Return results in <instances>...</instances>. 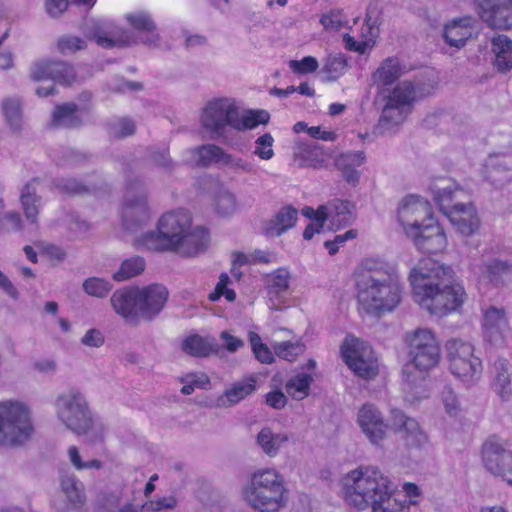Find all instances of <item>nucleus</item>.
Instances as JSON below:
<instances>
[{
	"label": "nucleus",
	"mask_w": 512,
	"mask_h": 512,
	"mask_svg": "<svg viewBox=\"0 0 512 512\" xmlns=\"http://www.w3.org/2000/svg\"><path fill=\"white\" fill-rule=\"evenodd\" d=\"M467 300L454 269L430 257L418 260V308L442 318L459 311Z\"/></svg>",
	"instance_id": "f257e3e1"
},
{
	"label": "nucleus",
	"mask_w": 512,
	"mask_h": 512,
	"mask_svg": "<svg viewBox=\"0 0 512 512\" xmlns=\"http://www.w3.org/2000/svg\"><path fill=\"white\" fill-rule=\"evenodd\" d=\"M357 310L381 317L395 310L402 301L403 289L394 269L382 262L366 259L354 271Z\"/></svg>",
	"instance_id": "f03ea898"
},
{
	"label": "nucleus",
	"mask_w": 512,
	"mask_h": 512,
	"mask_svg": "<svg viewBox=\"0 0 512 512\" xmlns=\"http://www.w3.org/2000/svg\"><path fill=\"white\" fill-rule=\"evenodd\" d=\"M345 501L359 510L409 512L405 502L393 497L389 479L378 468L360 467L343 478Z\"/></svg>",
	"instance_id": "7ed1b4c3"
},
{
	"label": "nucleus",
	"mask_w": 512,
	"mask_h": 512,
	"mask_svg": "<svg viewBox=\"0 0 512 512\" xmlns=\"http://www.w3.org/2000/svg\"><path fill=\"white\" fill-rule=\"evenodd\" d=\"M435 202L452 226L463 236H472L480 228V218L471 202H455L467 195V192L456 182L449 179H438L430 186Z\"/></svg>",
	"instance_id": "20e7f679"
},
{
	"label": "nucleus",
	"mask_w": 512,
	"mask_h": 512,
	"mask_svg": "<svg viewBox=\"0 0 512 512\" xmlns=\"http://www.w3.org/2000/svg\"><path fill=\"white\" fill-rule=\"evenodd\" d=\"M34 432L27 406L17 401L0 402V444L20 445Z\"/></svg>",
	"instance_id": "39448f33"
},
{
	"label": "nucleus",
	"mask_w": 512,
	"mask_h": 512,
	"mask_svg": "<svg viewBox=\"0 0 512 512\" xmlns=\"http://www.w3.org/2000/svg\"><path fill=\"white\" fill-rule=\"evenodd\" d=\"M448 369L466 384L476 382L482 373V361L475 355L474 346L462 339L452 338L445 343Z\"/></svg>",
	"instance_id": "423d86ee"
},
{
	"label": "nucleus",
	"mask_w": 512,
	"mask_h": 512,
	"mask_svg": "<svg viewBox=\"0 0 512 512\" xmlns=\"http://www.w3.org/2000/svg\"><path fill=\"white\" fill-rule=\"evenodd\" d=\"M190 226L191 217L188 212L184 210L167 212L158 221L157 233L146 234L143 244L150 250H169L179 242L182 234Z\"/></svg>",
	"instance_id": "0eeeda50"
},
{
	"label": "nucleus",
	"mask_w": 512,
	"mask_h": 512,
	"mask_svg": "<svg viewBox=\"0 0 512 512\" xmlns=\"http://www.w3.org/2000/svg\"><path fill=\"white\" fill-rule=\"evenodd\" d=\"M416 98V87L411 81L398 83L386 97V103L379 118V125L391 129L402 124L411 113Z\"/></svg>",
	"instance_id": "6e6552de"
},
{
	"label": "nucleus",
	"mask_w": 512,
	"mask_h": 512,
	"mask_svg": "<svg viewBox=\"0 0 512 512\" xmlns=\"http://www.w3.org/2000/svg\"><path fill=\"white\" fill-rule=\"evenodd\" d=\"M480 174L490 186L500 189L512 182V138L505 139L484 160Z\"/></svg>",
	"instance_id": "1a4fd4ad"
},
{
	"label": "nucleus",
	"mask_w": 512,
	"mask_h": 512,
	"mask_svg": "<svg viewBox=\"0 0 512 512\" xmlns=\"http://www.w3.org/2000/svg\"><path fill=\"white\" fill-rule=\"evenodd\" d=\"M340 351L344 362L355 375L372 379L378 374L377 359L373 357L372 348L364 341L347 336Z\"/></svg>",
	"instance_id": "9d476101"
},
{
	"label": "nucleus",
	"mask_w": 512,
	"mask_h": 512,
	"mask_svg": "<svg viewBox=\"0 0 512 512\" xmlns=\"http://www.w3.org/2000/svg\"><path fill=\"white\" fill-rule=\"evenodd\" d=\"M480 454L484 468L512 487V450L506 447V443L490 437L482 444Z\"/></svg>",
	"instance_id": "9b49d317"
},
{
	"label": "nucleus",
	"mask_w": 512,
	"mask_h": 512,
	"mask_svg": "<svg viewBox=\"0 0 512 512\" xmlns=\"http://www.w3.org/2000/svg\"><path fill=\"white\" fill-rule=\"evenodd\" d=\"M59 418L74 433L86 434L92 427V418L87 403L79 392L71 391L57 399Z\"/></svg>",
	"instance_id": "f8f14e48"
},
{
	"label": "nucleus",
	"mask_w": 512,
	"mask_h": 512,
	"mask_svg": "<svg viewBox=\"0 0 512 512\" xmlns=\"http://www.w3.org/2000/svg\"><path fill=\"white\" fill-rule=\"evenodd\" d=\"M266 482L272 484L269 490L247 489L245 498L259 512H278L286 503V489L279 473H268Z\"/></svg>",
	"instance_id": "ddd939ff"
},
{
	"label": "nucleus",
	"mask_w": 512,
	"mask_h": 512,
	"mask_svg": "<svg viewBox=\"0 0 512 512\" xmlns=\"http://www.w3.org/2000/svg\"><path fill=\"white\" fill-rule=\"evenodd\" d=\"M419 207L427 215V218L418 224V252L423 254L443 253L448 244L444 229L430 213L431 207L428 202H421L418 199Z\"/></svg>",
	"instance_id": "4468645a"
},
{
	"label": "nucleus",
	"mask_w": 512,
	"mask_h": 512,
	"mask_svg": "<svg viewBox=\"0 0 512 512\" xmlns=\"http://www.w3.org/2000/svg\"><path fill=\"white\" fill-rule=\"evenodd\" d=\"M479 18L493 29H512V0H473Z\"/></svg>",
	"instance_id": "2eb2a0df"
},
{
	"label": "nucleus",
	"mask_w": 512,
	"mask_h": 512,
	"mask_svg": "<svg viewBox=\"0 0 512 512\" xmlns=\"http://www.w3.org/2000/svg\"><path fill=\"white\" fill-rule=\"evenodd\" d=\"M236 109L235 103L229 99H214L203 109L201 123L207 130L219 133L226 126L233 127Z\"/></svg>",
	"instance_id": "dca6fc26"
},
{
	"label": "nucleus",
	"mask_w": 512,
	"mask_h": 512,
	"mask_svg": "<svg viewBox=\"0 0 512 512\" xmlns=\"http://www.w3.org/2000/svg\"><path fill=\"white\" fill-rule=\"evenodd\" d=\"M379 24V12L370 4L361 28L360 39L356 40L353 36L346 33L343 36L345 48L348 51L357 52L360 55L370 51L374 47L376 38L378 37Z\"/></svg>",
	"instance_id": "f3484780"
},
{
	"label": "nucleus",
	"mask_w": 512,
	"mask_h": 512,
	"mask_svg": "<svg viewBox=\"0 0 512 512\" xmlns=\"http://www.w3.org/2000/svg\"><path fill=\"white\" fill-rule=\"evenodd\" d=\"M30 76L34 81L52 80L67 86L76 81L73 66L64 61L41 60L35 62Z\"/></svg>",
	"instance_id": "a211bd4d"
},
{
	"label": "nucleus",
	"mask_w": 512,
	"mask_h": 512,
	"mask_svg": "<svg viewBox=\"0 0 512 512\" xmlns=\"http://www.w3.org/2000/svg\"><path fill=\"white\" fill-rule=\"evenodd\" d=\"M440 360V343L434 333L428 329H418V374L433 370Z\"/></svg>",
	"instance_id": "6ab92c4d"
},
{
	"label": "nucleus",
	"mask_w": 512,
	"mask_h": 512,
	"mask_svg": "<svg viewBox=\"0 0 512 512\" xmlns=\"http://www.w3.org/2000/svg\"><path fill=\"white\" fill-rule=\"evenodd\" d=\"M168 290L161 284H151L139 288L140 314L146 320H151L160 313L167 299Z\"/></svg>",
	"instance_id": "aec40b11"
},
{
	"label": "nucleus",
	"mask_w": 512,
	"mask_h": 512,
	"mask_svg": "<svg viewBox=\"0 0 512 512\" xmlns=\"http://www.w3.org/2000/svg\"><path fill=\"white\" fill-rule=\"evenodd\" d=\"M357 421L372 443L377 444L384 438L387 425L374 405L364 404L359 410Z\"/></svg>",
	"instance_id": "412c9836"
},
{
	"label": "nucleus",
	"mask_w": 512,
	"mask_h": 512,
	"mask_svg": "<svg viewBox=\"0 0 512 512\" xmlns=\"http://www.w3.org/2000/svg\"><path fill=\"white\" fill-rule=\"evenodd\" d=\"M210 243L209 231L203 227L193 230L186 229L180 237L179 242L173 245L170 250L176 251L183 256L191 257L205 251Z\"/></svg>",
	"instance_id": "4be33fe9"
},
{
	"label": "nucleus",
	"mask_w": 512,
	"mask_h": 512,
	"mask_svg": "<svg viewBox=\"0 0 512 512\" xmlns=\"http://www.w3.org/2000/svg\"><path fill=\"white\" fill-rule=\"evenodd\" d=\"M477 20L472 16L453 19L444 27V39L450 46L461 48L472 37Z\"/></svg>",
	"instance_id": "5701e85b"
},
{
	"label": "nucleus",
	"mask_w": 512,
	"mask_h": 512,
	"mask_svg": "<svg viewBox=\"0 0 512 512\" xmlns=\"http://www.w3.org/2000/svg\"><path fill=\"white\" fill-rule=\"evenodd\" d=\"M114 311L125 319L136 317L140 311L139 288L127 287L116 290L110 299Z\"/></svg>",
	"instance_id": "b1692460"
},
{
	"label": "nucleus",
	"mask_w": 512,
	"mask_h": 512,
	"mask_svg": "<svg viewBox=\"0 0 512 512\" xmlns=\"http://www.w3.org/2000/svg\"><path fill=\"white\" fill-rule=\"evenodd\" d=\"M366 155L363 151H348L339 155L336 166L341 171L345 181L353 186L359 183L360 174L357 170L364 165Z\"/></svg>",
	"instance_id": "393cba45"
},
{
	"label": "nucleus",
	"mask_w": 512,
	"mask_h": 512,
	"mask_svg": "<svg viewBox=\"0 0 512 512\" xmlns=\"http://www.w3.org/2000/svg\"><path fill=\"white\" fill-rule=\"evenodd\" d=\"M491 373L493 375L492 386L495 392L507 400L512 395V373L507 359L498 358L494 361Z\"/></svg>",
	"instance_id": "a878e982"
},
{
	"label": "nucleus",
	"mask_w": 512,
	"mask_h": 512,
	"mask_svg": "<svg viewBox=\"0 0 512 512\" xmlns=\"http://www.w3.org/2000/svg\"><path fill=\"white\" fill-rule=\"evenodd\" d=\"M181 350L192 357L206 358L212 354H216L218 347L212 337L190 334L182 340Z\"/></svg>",
	"instance_id": "bb28decb"
},
{
	"label": "nucleus",
	"mask_w": 512,
	"mask_h": 512,
	"mask_svg": "<svg viewBox=\"0 0 512 512\" xmlns=\"http://www.w3.org/2000/svg\"><path fill=\"white\" fill-rule=\"evenodd\" d=\"M493 66L500 73L512 69V40L506 35H497L491 40Z\"/></svg>",
	"instance_id": "cd10ccee"
},
{
	"label": "nucleus",
	"mask_w": 512,
	"mask_h": 512,
	"mask_svg": "<svg viewBox=\"0 0 512 512\" xmlns=\"http://www.w3.org/2000/svg\"><path fill=\"white\" fill-rule=\"evenodd\" d=\"M298 211L296 208L287 205L282 207L273 219L268 221L264 227V234L267 237H278L291 229L297 221Z\"/></svg>",
	"instance_id": "c85d7f7f"
},
{
	"label": "nucleus",
	"mask_w": 512,
	"mask_h": 512,
	"mask_svg": "<svg viewBox=\"0 0 512 512\" xmlns=\"http://www.w3.org/2000/svg\"><path fill=\"white\" fill-rule=\"evenodd\" d=\"M403 74V68L397 57H388L372 73L371 79L374 85L386 87L396 82Z\"/></svg>",
	"instance_id": "c756f323"
},
{
	"label": "nucleus",
	"mask_w": 512,
	"mask_h": 512,
	"mask_svg": "<svg viewBox=\"0 0 512 512\" xmlns=\"http://www.w3.org/2000/svg\"><path fill=\"white\" fill-rule=\"evenodd\" d=\"M397 219L404 232L412 240H416V196H405L397 209Z\"/></svg>",
	"instance_id": "7c9ffc66"
},
{
	"label": "nucleus",
	"mask_w": 512,
	"mask_h": 512,
	"mask_svg": "<svg viewBox=\"0 0 512 512\" xmlns=\"http://www.w3.org/2000/svg\"><path fill=\"white\" fill-rule=\"evenodd\" d=\"M91 39L105 49L127 47L134 43L132 33L121 27H113L104 34L96 33Z\"/></svg>",
	"instance_id": "2f4dec72"
},
{
	"label": "nucleus",
	"mask_w": 512,
	"mask_h": 512,
	"mask_svg": "<svg viewBox=\"0 0 512 512\" xmlns=\"http://www.w3.org/2000/svg\"><path fill=\"white\" fill-rule=\"evenodd\" d=\"M78 106L74 103H64L57 105L54 109L51 126L76 128L82 123L80 117L77 115Z\"/></svg>",
	"instance_id": "473e14b6"
},
{
	"label": "nucleus",
	"mask_w": 512,
	"mask_h": 512,
	"mask_svg": "<svg viewBox=\"0 0 512 512\" xmlns=\"http://www.w3.org/2000/svg\"><path fill=\"white\" fill-rule=\"evenodd\" d=\"M314 377L310 373H297L285 383V391L288 396L295 400H303L310 393Z\"/></svg>",
	"instance_id": "72a5a7b5"
},
{
	"label": "nucleus",
	"mask_w": 512,
	"mask_h": 512,
	"mask_svg": "<svg viewBox=\"0 0 512 512\" xmlns=\"http://www.w3.org/2000/svg\"><path fill=\"white\" fill-rule=\"evenodd\" d=\"M269 119L270 115L265 110H249L240 115L237 108L232 128L238 131L251 130L261 124H267Z\"/></svg>",
	"instance_id": "f704fd0d"
},
{
	"label": "nucleus",
	"mask_w": 512,
	"mask_h": 512,
	"mask_svg": "<svg viewBox=\"0 0 512 512\" xmlns=\"http://www.w3.org/2000/svg\"><path fill=\"white\" fill-rule=\"evenodd\" d=\"M440 403L448 418L460 420L464 416L465 410L462 400L451 387H444L440 394Z\"/></svg>",
	"instance_id": "c9c22d12"
},
{
	"label": "nucleus",
	"mask_w": 512,
	"mask_h": 512,
	"mask_svg": "<svg viewBox=\"0 0 512 512\" xmlns=\"http://www.w3.org/2000/svg\"><path fill=\"white\" fill-rule=\"evenodd\" d=\"M257 377L249 375L242 380L232 384L231 388L225 390L224 396L230 404H236L251 395L256 390Z\"/></svg>",
	"instance_id": "e433bc0d"
},
{
	"label": "nucleus",
	"mask_w": 512,
	"mask_h": 512,
	"mask_svg": "<svg viewBox=\"0 0 512 512\" xmlns=\"http://www.w3.org/2000/svg\"><path fill=\"white\" fill-rule=\"evenodd\" d=\"M127 21L136 31L146 34L143 38L144 43L156 44L159 40L155 23L148 15L143 13L130 14L127 16Z\"/></svg>",
	"instance_id": "4c0bfd02"
},
{
	"label": "nucleus",
	"mask_w": 512,
	"mask_h": 512,
	"mask_svg": "<svg viewBox=\"0 0 512 512\" xmlns=\"http://www.w3.org/2000/svg\"><path fill=\"white\" fill-rule=\"evenodd\" d=\"M61 488L73 507H81L85 503L84 486L75 475H63Z\"/></svg>",
	"instance_id": "58836bf2"
},
{
	"label": "nucleus",
	"mask_w": 512,
	"mask_h": 512,
	"mask_svg": "<svg viewBox=\"0 0 512 512\" xmlns=\"http://www.w3.org/2000/svg\"><path fill=\"white\" fill-rule=\"evenodd\" d=\"M330 222L337 230L348 225L352 219L351 203L343 200H333L328 204Z\"/></svg>",
	"instance_id": "ea45409f"
},
{
	"label": "nucleus",
	"mask_w": 512,
	"mask_h": 512,
	"mask_svg": "<svg viewBox=\"0 0 512 512\" xmlns=\"http://www.w3.org/2000/svg\"><path fill=\"white\" fill-rule=\"evenodd\" d=\"M39 200L36 190L32 188V182L27 183L21 191L20 202L27 220L33 224H37Z\"/></svg>",
	"instance_id": "a19ab883"
},
{
	"label": "nucleus",
	"mask_w": 512,
	"mask_h": 512,
	"mask_svg": "<svg viewBox=\"0 0 512 512\" xmlns=\"http://www.w3.org/2000/svg\"><path fill=\"white\" fill-rule=\"evenodd\" d=\"M288 440L284 434H274L270 428H263L258 436L257 442L263 451L273 457L278 453L279 448Z\"/></svg>",
	"instance_id": "79ce46f5"
},
{
	"label": "nucleus",
	"mask_w": 512,
	"mask_h": 512,
	"mask_svg": "<svg viewBox=\"0 0 512 512\" xmlns=\"http://www.w3.org/2000/svg\"><path fill=\"white\" fill-rule=\"evenodd\" d=\"M291 275L286 268H278L267 276L266 289L270 296H278L289 288Z\"/></svg>",
	"instance_id": "37998d69"
},
{
	"label": "nucleus",
	"mask_w": 512,
	"mask_h": 512,
	"mask_svg": "<svg viewBox=\"0 0 512 512\" xmlns=\"http://www.w3.org/2000/svg\"><path fill=\"white\" fill-rule=\"evenodd\" d=\"M196 153L199 157L198 165L202 167L221 161L227 163L230 158L221 147L214 144L202 145L196 149Z\"/></svg>",
	"instance_id": "c03bdc74"
},
{
	"label": "nucleus",
	"mask_w": 512,
	"mask_h": 512,
	"mask_svg": "<svg viewBox=\"0 0 512 512\" xmlns=\"http://www.w3.org/2000/svg\"><path fill=\"white\" fill-rule=\"evenodd\" d=\"M144 269L145 260L140 256H134L124 260L112 277L115 281L121 282L140 275Z\"/></svg>",
	"instance_id": "a18cd8bd"
},
{
	"label": "nucleus",
	"mask_w": 512,
	"mask_h": 512,
	"mask_svg": "<svg viewBox=\"0 0 512 512\" xmlns=\"http://www.w3.org/2000/svg\"><path fill=\"white\" fill-rule=\"evenodd\" d=\"M509 268L510 265L507 262L500 259H491L479 267V277L484 281L492 282L506 273Z\"/></svg>",
	"instance_id": "49530a36"
},
{
	"label": "nucleus",
	"mask_w": 512,
	"mask_h": 512,
	"mask_svg": "<svg viewBox=\"0 0 512 512\" xmlns=\"http://www.w3.org/2000/svg\"><path fill=\"white\" fill-rule=\"evenodd\" d=\"M508 326L509 322L504 309L491 306L484 311L482 323L483 331Z\"/></svg>",
	"instance_id": "de8ad7c7"
},
{
	"label": "nucleus",
	"mask_w": 512,
	"mask_h": 512,
	"mask_svg": "<svg viewBox=\"0 0 512 512\" xmlns=\"http://www.w3.org/2000/svg\"><path fill=\"white\" fill-rule=\"evenodd\" d=\"M347 67V59L343 54L329 55L325 60L323 72L329 79L337 80L344 74Z\"/></svg>",
	"instance_id": "09e8293b"
},
{
	"label": "nucleus",
	"mask_w": 512,
	"mask_h": 512,
	"mask_svg": "<svg viewBox=\"0 0 512 512\" xmlns=\"http://www.w3.org/2000/svg\"><path fill=\"white\" fill-rule=\"evenodd\" d=\"M273 349L280 359L293 362L304 352L305 347L299 341H283L275 343Z\"/></svg>",
	"instance_id": "8fccbe9b"
},
{
	"label": "nucleus",
	"mask_w": 512,
	"mask_h": 512,
	"mask_svg": "<svg viewBox=\"0 0 512 512\" xmlns=\"http://www.w3.org/2000/svg\"><path fill=\"white\" fill-rule=\"evenodd\" d=\"M320 23L323 25L325 30L337 32L346 28L349 21L343 10L333 9L321 16Z\"/></svg>",
	"instance_id": "3c124183"
},
{
	"label": "nucleus",
	"mask_w": 512,
	"mask_h": 512,
	"mask_svg": "<svg viewBox=\"0 0 512 512\" xmlns=\"http://www.w3.org/2000/svg\"><path fill=\"white\" fill-rule=\"evenodd\" d=\"M439 83L438 73L433 69H424L418 79V98L432 95Z\"/></svg>",
	"instance_id": "603ef678"
},
{
	"label": "nucleus",
	"mask_w": 512,
	"mask_h": 512,
	"mask_svg": "<svg viewBox=\"0 0 512 512\" xmlns=\"http://www.w3.org/2000/svg\"><path fill=\"white\" fill-rule=\"evenodd\" d=\"M249 342L256 359L263 364H271L274 361V354L270 348L262 342L256 332H249Z\"/></svg>",
	"instance_id": "864d4df0"
},
{
	"label": "nucleus",
	"mask_w": 512,
	"mask_h": 512,
	"mask_svg": "<svg viewBox=\"0 0 512 512\" xmlns=\"http://www.w3.org/2000/svg\"><path fill=\"white\" fill-rule=\"evenodd\" d=\"M86 48V40L78 36L64 35L57 40V49L63 55L73 54Z\"/></svg>",
	"instance_id": "5fc2aeb1"
},
{
	"label": "nucleus",
	"mask_w": 512,
	"mask_h": 512,
	"mask_svg": "<svg viewBox=\"0 0 512 512\" xmlns=\"http://www.w3.org/2000/svg\"><path fill=\"white\" fill-rule=\"evenodd\" d=\"M2 109L8 124L13 129H18L21 121V105L19 100L11 98L4 100Z\"/></svg>",
	"instance_id": "6e6d98bb"
},
{
	"label": "nucleus",
	"mask_w": 512,
	"mask_h": 512,
	"mask_svg": "<svg viewBox=\"0 0 512 512\" xmlns=\"http://www.w3.org/2000/svg\"><path fill=\"white\" fill-rule=\"evenodd\" d=\"M229 281L230 278L228 274L222 273L219 276V281L216 284L214 291H212L208 296L209 300L215 302L224 296L228 302H233L236 299V293L233 289L227 288Z\"/></svg>",
	"instance_id": "4d7b16f0"
},
{
	"label": "nucleus",
	"mask_w": 512,
	"mask_h": 512,
	"mask_svg": "<svg viewBox=\"0 0 512 512\" xmlns=\"http://www.w3.org/2000/svg\"><path fill=\"white\" fill-rule=\"evenodd\" d=\"M485 339L495 347H505L509 344L512 332L510 326L483 331Z\"/></svg>",
	"instance_id": "13d9d810"
},
{
	"label": "nucleus",
	"mask_w": 512,
	"mask_h": 512,
	"mask_svg": "<svg viewBox=\"0 0 512 512\" xmlns=\"http://www.w3.org/2000/svg\"><path fill=\"white\" fill-rule=\"evenodd\" d=\"M83 288L87 294L102 298L108 295L112 287L108 281L92 277L83 283Z\"/></svg>",
	"instance_id": "bf43d9fd"
},
{
	"label": "nucleus",
	"mask_w": 512,
	"mask_h": 512,
	"mask_svg": "<svg viewBox=\"0 0 512 512\" xmlns=\"http://www.w3.org/2000/svg\"><path fill=\"white\" fill-rule=\"evenodd\" d=\"M274 139L270 133L259 136L255 141L254 153L262 160H270L274 156Z\"/></svg>",
	"instance_id": "052dcab7"
},
{
	"label": "nucleus",
	"mask_w": 512,
	"mask_h": 512,
	"mask_svg": "<svg viewBox=\"0 0 512 512\" xmlns=\"http://www.w3.org/2000/svg\"><path fill=\"white\" fill-rule=\"evenodd\" d=\"M67 452H68L69 460L76 470H79V471L84 470V469H97L98 470L102 467V463L97 459L83 461L80 456L79 450L76 446H70L68 448Z\"/></svg>",
	"instance_id": "680f3d73"
},
{
	"label": "nucleus",
	"mask_w": 512,
	"mask_h": 512,
	"mask_svg": "<svg viewBox=\"0 0 512 512\" xmlns=\"http://www.w3.org/2000/svg\"><path fill=\"white\" fill-rule=\"evenodd\" d=\"M147 212V202L143 197L134 200L126 198L123 211V222L125 226H129L128 217H132L137 213L145 214Z\"/></svg>",
	"instance_id": "e2e57ef3"
},
{
	"label": "nucleus",
	"mask_w": 512,
	"mask_h": 512,
	"mask_svg": "<svg viewBox=\"0 0 512 512\" xmlns=\"http://www.w3.org/2000/svg\"><path fill=\"white\" fill-rule=\"evenodd\" d=\"M215 206L218 214L227 216L236 210V199L230 192L223 191L216 196Z\"/></svg>",
	"instance_id": "0e129e2a"
},
{
	"label": "nucleus",
	"mask_w": 512,
	"mask_h": 512,
	"mask_svg": "<svg viewBox=\"0 0 512 512\" xmlns=\"http://www.w3.org/2000/svg\"><path fill=\"white\" fill-rule=\"evenodd\" d=\"M414 424V419L407 417L402 411H392V426L395 432L408 435L413 430Z\"/></svg>",
	"instance_id": "69168bd1"
},
{
	"label": "nucleus",
	"mask_w": 512,
	"mask_h": 512,
	"mask_svg": "<svg viewBox=\"0 0 512 512\" xmlns=\"http://www.w3.org/2000/svg\"><path fill=\"white\" fill-rule=\"evenodd\" d=\"M289 67L296 74H308L315 72L319 64L315 57L305 56L301 60H291Z\"/></svg>",
	"instance_id": "338daca9"
},
{
	"label": "nucleus",
	"mask_w": 512,
	"mask_h": 512,
	"mask_svg": "<svg viewBox=\"0 0 512 512\" xmlns=\"http://www.w3.org/2000/svg\"><path fill=\"white\" fill-rule=\"evenodd\" d=\"M301 212L304 217L313 220V223L321 225V227H324L328 219L330 220L328 205H320L316 210L310 206H305Z\"/></svg>",
	"instance_id": "774afa93"
}]
</instances>
